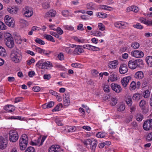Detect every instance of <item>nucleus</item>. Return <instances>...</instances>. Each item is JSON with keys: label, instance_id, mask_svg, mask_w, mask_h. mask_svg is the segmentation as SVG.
Masks as SVG:
<instances>
[{"label": "nucleus", "instance_id": "obj_7", "mask_svg": "<svg viewBox=\"0 0 152 152\" xmlns=\"http://www.w3.org/2000/svg\"><path fill=\"white\" fill-rule=\"evenodd\" d=\"M143 128L146 131L152 130V119H147L144 123Z\"/></svg>", "mask_w": 152, "mask_h": 152}, {"label": "nucleus", "instance_id": "obj_20", "mask_svg": "<svg viewBox=\"0 0 152 152\" xmlns=\"http://www.w3.org/2000/svg\"><path fill=\"white\" fill-rule=\"evenodd\" d=\"M4 108L8 112L10 113L13 112L15 110V107L12 105H6L4 107Z\"/></svg>", "mask_w": 152, "mask_h": 152}, {"label": "nucleus", "instance_id": "obj_32", "mask_svg": "<svg viewBox=\"0 0 152 152\" xmlns=\"http://www.w3.org/2000/svg\"><path fill=\"white\" fill-rule=\"evenodd\" d=\"M99 7L100 9L106 10L111 11L113 9L110 7L104 5H100Z\"/></svg>", "mask_w": 152, "mask_h": 152}, {"label": "nucleus", "instance_id": "obj_53", "mask_svg": "<svg viewBox=\"0 0 152 152\" xmlns=\"http://www.w3.org/2000/svg\"><path fill=\"white\" fill-rule=\"evenodd\" d=\"M25 152H35V151L34 147L30 146L27 148Z\"/></svg>", "mask_w": 152, "mask_h": 152}, {"label": "nucleus", "instance_id": "obj_49", "mask_svg": "<svg viewBox=\"0 0 152 152\" xmlns=\"http://www.w3.org/2000/svg\"><path fill=\"white\" fill-rule=\"evenodd\" d=\"M90 138L88 139L82 141V142L84 144L85 146L87 147L88 145H90Z\"/></svg>", "mask_w": 152, "mask_h": 152}, {"label": "nucleus", "instance_id": "obj_2", "mask_svg": "<svg viewBox=\"0 0 152 152\" xmlns=\"http://www.w3.org/2000/svg\"><path fill=\"white\" fill-rule=\"evenodd\" d=\"M28 139L27 135L25 134L22 135L19 140V145L20 150H24L27 146Z\"/></svg>", "mask_w": 152, "mask_h": 152}, {"label": "nucleus", "instance_id": "obj_11", "mask_svg": "<svg viewBox=\"0 0 152 152\" xmlns=\"http://www.w3.org/2000/svg\"><path fill=\"white\" fill-rule=\"evenodd\" d=\"M127 65L124 64H121L119 68V71L120 74H124L126 73L128 71Z\"/></svg>", "mask_w": 152, "mask_h": 152}, {"label": "nucleus", "instance_id": "obj_58", "mask_svg": "<svg viewBox=\"0 0 152 152\" xmlns=\"http://www.w3.org/2000/svg\"><path fill=\"white\" fill-rule=\"evenodd\" d=\"M43 79L46 80H49L51 78L50 74H45L43 76Z\"/></svg>", "mask_w": 152, "mask_h": 152}, {"label": "nucleus", "instance_id": "obj_35", "mask_svg": "<svg viewBox=\"0 0 152 152\" xmlns=\"http://www.w3.org/2000/svg\"><path fill=\"white\" fill-rule=\"evenodd\" d=\"M56 11L55 10H50L48 12L47 14L48 17H54L56 14Z\"/></svg>", "mask_w": 152, "mask_h": 152}, {"label": "nucleus", "instance_id": "obj_54", "mask_svg": "<svg viewBox=\"0 0 152 152\" xmlns=\"http://www.w3.org/2000/svg\"><path fill=\"white\" fill-rule=\"evenodd\" d=\"M98 28L100 30L103 31L105 30V27L104 25L102 23H98Z\"/></svg>", "mask_w": 152, "mask_h": 152}, {"label": "nucleus", "instance_id": "obj_39", "mask_svg": "<svg viewBox=\"0 0 152 152\" xmlns=\"http://www.w3.org/2000/svg\"><path fill=\"white\" fill-rule=\"evenodd\" d=\"M63 28L65 30H67L70 31H73L74 30V27L71 26L65 25L63 26Z\"/></svg>", "mask_w": 152, "mask_h": 152}, {"label": "nucleus", "instance_id": "obj_18", "mask_svg": "<svg viewBox=\"0 0 152 152\" xmlns=\"http://www.w3.org/2000/svg\"><path fill=\"white\" fill-rule=\"evenodd\" d=\"M82 46L77 45L75 48L74 53L75 54L79 55L84 52V50L82 48Z\"/></svg>", "mask_w": 152, "mask_h": 152}, {"label": "nucleus", "instance_id": "obj_15", "mask_svg": "<svg viewBox=\"0 0 152 152\" xmlns=\"http://www.w3.org/2000/svg\"><path fill=\"white\" fill-rule=\"evenodd\" d=\"M111 87L112 90L117 93H119L122 90L121 86L117 84L113 83L111 84Z\"/></svg>", "mask_w": 152, "mask_h": 152}, {"label": "nucleus", "instance_id": "obj_33", "mask_svg": "<svg viewBox=\"0 0 152 152\" xmlns=\"http://www.w3.org/2000/svg\"><path fill=\"white\" fill-rule=\"evenodd\" d=\"M63 107V104L62 103H60L57 104L54 108L53 109L52 111L53 112L56 111H58L60 110V108H62Z\"/></svg>", "mask_w": 152, "mask_h": 152}, {"label": "nucleus", "instance_id": "obj_41", "mask_svg": "<svg viewBox=\"0 0 152 152\" xmlns=\"http://www.w3.org/2000/svg\"><path fill=\"white\" fill-rule=\"evenodd\" d=\"M106 135V134L105 133L100 132L96 134V136L98 138H102L104 137Z\"/></svg>", "mask_w": 152, "mask_h": 152}, {"label": "nucleus", "instance_id": "obj_47", "mask_svg": "<svg viewBox=\"0 0 152 152\" xmlns=\"http://www.w3.org/2000/svg\"><path fill=\"white\" fill-rule=\"evenodd\" d=\"M33 46L35 48L34 49L37 52L39 53H42V52L44 51V49H42L38 47L36 45H34Z\"/></svg>", "mask_w": 152, "mask_h": 152}, {"label": "nucleus", "instance_id": "obj_37", "mask_svg": "<svg viewBox=\"0 0 152 152\" xmlns=\"http://www.w3.org/2000/svg\"><path fill=\"white\" fill-rule=\"evenodd\" d=\"M136 88H137V87L136 83L134 81H132L130 84V89L131 91L134 90Z\"/></svg>", "mask_w": 152, "mask_h": 152}, {"label": "nucleus", "instance_id": "obj_59", "mask_svg": "<svg viewBox=\"0 0 152 152\" xmlns=\"http://www.w3.org/2000/svg\"><path fill=\"white\" fill-rule=\"evenodd\" d=\"M148 82L147 80H143L142 84V88H145L147 86Z\"/></svg>", "mask_w": 152, "mask_h": 152}, {"label": "nucleus", "instance_id": "obj_22", "mask_svg": "<svg viewBox=\"0 0 152 152\" xmlns=\"http://www.w3.org/2000/svg\"><path fill=\"white\" fill-rule=\"evenodd\" d=\"M7 10L9 13L12 14H16L18 10V9L17 8H13L11 7H9L7 8Z\"/></svg>", "mask_w": 152, "mask_h": 152}, {"label": "nucleus", "instance_id": "obj_57", "mask_svg": "<svg viewBox=\"0 0 152 152\" xmlns=\"http://www.w3.org/2000/svg\"><path fill=\"white\" fill-rule=\"evenodd\" d=\"M49 33L50 35L54 36L58 38L59 39H61V38H60V36H59V35L58 34H57L56 33L53 31H50Z\"/></svg>", "mask_w": 152, "mask_h": 152}, {"label": "nucleus", "instance_id": "obj_10", "mask_svg": "<svg viewBox=\"0 0 152 152\" xmlns=\"http://www.w3.org/2000/svg\"><path fill=\"white\" fill-rule=\"evenodd\" d=\"M82 47L84 49L94 51H99L100 50L99 48L89 44L84 45Z\"/></svg>", "mask_w": 152, "mask_h": 152}, {"label": "nucleus", "instance_id": "obj_13", "mask_svg": "<svg viewBox=\"0 0 152 152\" xmlns=\"http://www.w3.org/2000/svg\"><path fill=\"white\" fill-rule=\"evenodd\" d=\"M131 80V77L130 76H127L124 77L121 81V84L123 87H126Z\"/></svg>", "mask_w": 152, "mask_h": 152}, {"label": "nucleus", "instance_id": "obj_30", "mask_svg": "<svg viewBox=\"0 0 152 152\" xmlns=\"http://www.w3.org/2000/svg\"><path fill=\"white\" fill-rule=\"evenodd\" d=\"M141 97V95L140 94L136 93L134 94L132 96V99L133 100L138 101L140 99Z\"/></svg>", "mask_w": 152, "mask_h": 152}, {"label": "nucleus", "instance_id": "obj_50", "mask_svg": "<svg viewBox=\"0 0 152 152\" xmlns=\"http://www.w3.org/2000/svg\"><path fill=\"white\" fill-rule=\"evenodd\" d=\"M133 27L138 29H141L143 28V26L139 23H137L136 24H134Z\"/></svg>", "mask_w": 152, "mask_h": 152}, {"label": "nucleus", "instance_id": "obj_16", "mask_svg": "<svg viewBox=\"0 0 152 152\" xmlns=\"http://www.w3.org/2000/svg\"><path fill=\"white\" fill-rule=\"evenodd\" d=\"M118 64V61L116 60L110 61L109 63V67L111 69H114L116 68Z\"/></svg>", "mask_w": 152, "mask_h": 152}, {"label": "nucleus", "instance_id": "obj_29", "mask_svg": "<svg viewBox=\"0 0 152 152\" xmlns=\"http://www.w3.org/2000/svg\"><path fill=\"white\" fill-rule=\"evenodd\" d=\"M125 101L127 104L129 106L132 105V101L131 97L130 96H128L126 97Z\"/></svg>", "mask_w": 152, "mask_h": 152}, {"label": "nucleus", "instance_id": "obj_61", "mask_svg": "<svg viewBox=\"0 0 152 152\" xmlns=\"http://www.w3.org/2000/svg\"><path fill=\"white\" fill-rule=\"evenodd\" d=\"M47 104L48 108H50L54 106V102L53 101H51L48 102Z\"/></svg>", "mask_w": 152, "mask_h": 152}, {"label": "nucleus", "instance_id": "obj_21", "mask_svg": "<svg viewBox=\"0 0 152 152\" xmlns=\"http://www.w3.org/2000/svg\"><path fill=\"white\" fill-rule=\"evenodd\" d=\"M144 76L143 72L141 71H138L134 75L135 77L138 79H142Z\"/></svg>", "mask_w": 152, "mask_h": 152}, {"label": "nucleus", "instance_id": "obj_56", "mask_svg": "<svg viewBox=\"0 0 152 152\" xmlns=\"http://www.w3.org/2000/svg\"><path fill=\"white\" fill-rule=\"evenodd\" d=\"M111 104L113 106H114L116 105L117 103V100L115 97L112 98H111Z\"/></svg>", "mask_w": 152, "mask_h": 152}, {"label": "nucleus", "instance_id": "obj_34", "mask_svg": "<svg viewBox=\"0 0 152 152\" xmlns=\"http://www.w3.org/2000/svg\"><path fill=\"white\" fill-rule=\"evenodd\" d=\"M6 55L7 53L5 49L0 46V56L4 57Z\"/></svg>", "mask_w": 152, "mask_h": 152}, {"label": "nucleus", "instance_id": "obj_38", "mask_svg": "<svg viewBox=\"0 0 152 152\" xmlns=\"http://www.w3.org/2000/svg\"><path fill=\"white\" fill-rule=\"evenodd\" d=\"M107 14L103 12H99L97 13V17L100 18H104L107 17Z\"/></svg>", "mask_w": 152, "mask_h": 152}, {"label": "nucleus", "instance_id": "obj_25", "mask_svg": "<svg viewBox=\"0 0 152 152\" xmlns=\"http://www.w3.org/2000/svg\"><path fill=\"white\" fill-rule=\"evenodd\" d=\"M117 75L115 73H113L109 77L108 81H109L110 80L111 82L115 81L117 80Z\"/></svg>", "mask_w": 152, "mask_h": 152}, {"label": "nucleus", "instance_id": "obj_19", "mask_svg": "<svg viewBox=\"0 0 152 152\" xmlns=\"http://www.w3.org/2000/svg\"><path fill=\"white\" fill-rule=\"evenodd\" d=\"M60 147L57 145H53L50 146L48 150L49 152H57L59 151Z\"/></svg>", "mask_w": 152, "mask_h": 152}, {"label": "nucleus", "instance_id": "obj_27", "mask_svg": "<svg viewBox=\"0 0 152 152\" xmlns=\"http://www.w3.org/2000/svg\"><path fill=\"white\" fill-rule=\"evenodd\" d=\"M4 41L6 42L13 39L12 35L9 33H5L4 34Z\"/></svg>", "mask_w": 152, "mask_h": 152}, {"label": "nucleus", "instance_id": "obj_40", "mask_svg": "<svg viewBox=\"0 0 152 152\" xmlns=\"http://www.w3.org/2000/svg\"><path fill=\"white\" fill-rule=\"evenodd\" d=\"M136 118L137 121H140L143 118V115L141 113H137L136 115Z\"/></svg>", "mask_w": 152, "mask_h": 152}, {"label": "nucleus", "instance_id": "obj_4", "mask_svg": "<svg viewBox=\"0 0 152 152\" xmlns=\"http://www.w3.org/2000/svg\"><path fill=\"white\" fill-rule=\"evenodd\" d=\"M142 63L143 61L141 59L130 60L128 62V65L129 68L134 69L139 67L140 64H142Z\"/></svg>", "mask_w": 152, "mask_h": 152}, {"label": "nucleus", "instance_id": "obj_43", "mask_svg": "<svg viewBox=\"0 0 152 152\" xmlns=\"http://www.w3.org/2000/svg\"><path fill=\"white\" fill-rule=\"evenodd\" d=\"M35 41L36 43L42 45H43L45 44L44 41L39 38H36L35 40Z\"/></svg>", "mask_w": 152, "mask_h": 152}, {"label": "nucleus", "instance_id": "obj_23", "mask_svg": "<svg viewBox=\"0 0 152 152\" xmlns=\"http://www.w3.org/2000/svg\"><path fill=\"white\" fill-rule=\"evenodd\" d=\"M141 23L148 26H152V20H147L145 18L141 19L140 21Z\"/></svg>", "mask_w": 152, "mask_h": 152}, {"label": "nucleus", "instance_id": "obj_64", "mask_svg": "<svg viewBox=\"0 0 152 152\" xmlns=\"http://www.w3.org/2000/svg\"><path fill=\"white\" fill-rule=\"evenodd\" d=\"M146 101L144 100H141L140 102L139 106L140 107H143L146 104Z\"/></svg>", "mask_w": 152, "mask_h": 152}, {"label": "nucleus", "instance_id": "obj_48", "mask_svg": "<svg viewBox=\"0 0 152 152\" xmlns=\"http://www.w3.org/2000/svg\"><path fill=\"white\" fill-rule=\"evenodd\" d=\"M7 119H18L20 120H22L23 119H22V118L20 116H9L7 117Z\"/></svg>", "mask_w": 152, "mask_h": 152}, {"label": "nucleus", "instance_id": "obj_45", "mask_svg": "<svg viewBox=\"0 0 152 152\" xmlns=\"http://www.w3.org/2000/svg\"><path fill=\"white\" fill-rule=\"evenodd\" d=\"M125 105L124 104H121L118 106L117 110L118 111L122 112L125 110Z\"/></svg>", "mask_w": 152, "mask_h": 152}, {"label": "nucleus", "instance_id": "obj_63", "mask_svg": "<svg viewBox=\"0 0 152 152\" xmlns=\"http://www.w3.org/2000/svg\"><path fill=\"white\" fill-rule=\"evenodd\" d=\"M133 118V116L132 115H129L126 119L125 122L126 123H128L130 121H132Z\"/></svg>", "mask_w": 152, "mask_h": 152}, {"label": "nucleus", "instance_id": "obj_42", "mask_svg": "<svg viewBox=\"0 0 152 152\" xmlns=\"http://www.w3.org/2000/svg\"><path fill=\"white\" fill-rule=\"evenodd\" d=\"M131 47L134 49H137L140 47V44L136 42H134L131 45Z\"/></svg>", "mask_w": 152, "mask_h": 152}, {"label": "nucleus", "instance_id": "obj_62", "mask_svg": "<svg viewBox=\"0 0 152 152\" xmlns=\"http://www.w3.org/2000/svg\"><path fill=\"white\" fill-rule=\"evenodd\" d=\"M55 31H56L60 35H61L63 33V31L60 27H58Z\"/></svg>", "mask_w": 152, "mask_h": 152}, {"label": "nucleus", "instance_id": "obj_6", "mask_svg": "<svg viewBox=\"0 0 152 152\" xmlns=\"http://www.w3.org/2000/svg\"><path fill=\"white\" fill-rule=\"evenodd\" d=\"M23 12L24 16L27 18L31 17L33 14L32 8L28 6H25L23 9Z\"/></svg>", "mask_w": 152, "mask_h": 152}, {"label": "nucleus", "instance_id": "obj_28", "mask_svg": "<svg viewBox=\"0 0 152 152\" xmlns=\"http://www.w3.org/2000/svg\"><path fill=\"white\" fill-rule=\"evenodd\" d=\"M7 25L10 27H13L15 25V21L13 19H10L5 22Z\"/></svg>", "mask_w": 152, "mask_h": 152}, {"label": "nucleus", "instance_id": "obj_17", "mask_svg": "<svg viewBox=\"0 0 152 152\" xmlns=\"http://www.w3.org/2000/svg\"><path fill=\"white\" fill-rule=\"evenodd\" d=\"M90 147L92 150H95L97 144V141L96 140L92 138H90Z\"/></svg>", "mask_w": 152, "mask_h": 152}, {"label": "nucleus", "instance_id": "obj_51", "mask_svg": "<svg viewBox=\"0 0 152 152\" xmlns=\"http://www.w3.org/2000/svg\"><path fill=\"white\" fill-rule=\"evenodd\" d=\"M121 28H126L128 23L120 21Z\"/></svg>", "mask_w": 152, "mask_h": 152}, {"label": "nucleus", "instance_id": "obj_36", "mask_svg": "<svg viewBox=\"0 0 152 152\" xmlns=\"http://www.w3.org/2000/svg\"><path fill=\"white\" fill-rule=\"evenodd\" d=\"M150 91L148 89L144 91L143 92V97L145 98H147L149 97L150 94Z\"/></svg>", "mask_w": 152, "mask_h": 152}, {"label": "nucleus", "instance_id": "obj_46", "mask_svg": "<svg viewBox=\"0 0 152 152\" xmlns=\"http://www.w3.org/2000/svg\"><path fill=\"white\" fill-rule=\"evenodd\" d=\"M63 48L65 50V51L68 54H71L72 52L70 48L68 47H63Z\"/></svg>", "mask_w": 152, "mask_h": 152}, {"label": "nucleus", "instance_id": "obj_24", "mask_svg": "<svg viewBox=\"0 0 152 152\" xmlns=\"http://www.w3.org/2000/svg\"><path fill=\"white\" fill-rule=\"evenodd\" d=\"M6 45L9 48H12L14 45V42L13 39H10L5 42Z\"/></svg>", "mask_w": 152, "mask_h": 152}, {"label": "nucleus", "instance_id": "obj_12", "mask_svg": "<svg viewBox=\"0 0 152 152\" xmlns=\"http://www.w3.org/2000/svg\"><path fill=\"white\" fill-rule=\"evenodd\" d=\"M46 139V137L45 136L42 137V139L41 140L40 139H38L37 140V142H33L31 141V145H39V146H40L42 145L44 141Z\"/></svg>", "mask_w": 152, "mask_h": 152}, {"label": "nucleus", "instance_id": "obj_26", "mask_svg": "<svg viewBox=\"0 0 152 152\" xmlns=\"http://www.w3.org/2000/svg\"><path fill=\"white\" fill-rule=\"evenodd\" d=\"M145 61L148 66L150 67H152V56L147 57L145 58Z\"/></svg>", "mask_w": 152, "mask_h": 152}, {"label": "nucleus", "instance_id": "obj_31", "mask_svg": "<svg viewBox=\"0 0 152 152\" xmlns=\"http://www.w3.org/2000/svg\"><path fill=\"white\" fill-rule=\"evenodd\" d=\"M44 37L45 39L48 40L50 41L53 42H55L53 39V37L50 35L45 34L44 35Z\"/></svg>", "mask_w": 152, "mask_h": 152}, {"label": "nucleus", "instance_id": "obj_5", "mask_svg": "<svg viewBox=\"0 0 152 152\" xmlns=\"http://www.w3.org/2000/svg\"><path fill=\"white\" fill-rule=\"evenodd\" d=\"M18 135L16 131L11 130L9 132V139L10 141L12 142H16L18 139Z\"/></svg>", "mask_w": 152, "mask_h": 152}, {"label": "nucleus", "instance_id": "obj_14", "mask_svg": "<svg viewBox=\"0 0 152 152\" xmlns=\"http://www.w3.org/2000/svg\"><path fill=\"white\" fill-rule=\"evenodd\" d=\"M69 95L68 94H65L63 97V103L64 106H68L70 104Z\"/></svg>", "mask_w": 152, "mask_h": 152}, {"label": "nucleus", "instance_id": "obj_44", "mask_svg": "<svg viewBox=\"0 0 152 152\" xmlns=\"http://www.w3.org/2000/svg\"><path fill=\"white\" fill-rule=\"evenodd\" d=\"M95 4L92 2H90L87 4V8L88 9L92 10L94 8Z\"/></svg>", "mask_w": 152, "mask_h": 152}, {"label": "nucleus", "instance_id": "obj_1", "mask_svg": "<svg viewBox=\"0 0 152 152\" xmlns=\"http://www.w3.org/2000/svg\"><path fill=\"white\" fill-rule=\"evenodd\" d=\"M16 48H14L11 51L10 57L12 61L15 63H20L22 59V56L21 53Z\"/></svg>", "mask_w": 152, "mask_h": 152}, {"label": "nucleus", "instance_id": "obj_9", "mask_svg": "<svg viewBox=\"0 0 152 152\" xmlns=\"http://www.w3.org/2000/svg\"><path fill=\"white\" fill-rule=\"evenodd\" d=\"M132 55L135 58H142L144 56V54L143 52L140 50H135L131 52Z\"/></svg>", "mask_w": 152, "mask_h": 152}, {"label": "nucleus", "instance_id": "obj_60", "mask_svg": "<svg viewBox=\"0 0 152 152\" xmlns=\"http://www.w3.org/2000/svg\"><path fill=\"white\" fill-rule=\"evenodd\" d=\"M7 26L2 22L0 21V29L1 30H4L6 29Z\"/></svg>", "mask_w": 152, "mask_h": 152}, {"label": "nucleus", "instance_id": "obj_8", "mask_svg": "<svg viewBox=\"0 0 152 152\" xmlns=\"http://www.w3.org/2000/svg\"><path fill=\"white\" fill-rule=\"evenodd\" d=\"M7 140L2 136H0V149H4L7 146Z\"/></svg>", "mask_w": 152, "mask_h": 152}, {"label": "nucleus", "instance_id": "obj_55", "mask_svg": "<svg viewBox=\"0 0 152 152\" xmlns=\"http://www.w3.org/2000/svg\"><path fill=\"white\" fill-rule=\"evenodd\" d=\"M57 57L59 60L62 61L64 59V55L63 53H60L58 55Z\"/></svg>", "mask_w": 152, "mask_h": 152}, {"label": "nucleus", "instance_id": "obj_3", "mask_svg": "<svg viewBox=\"0 0 152 152\" xmlns=\"http://www.w3.org/2000/svg\"><path fill=\"white\" fill-rule=\"evenodd\" d=\"M36 66L39 68L42 69H48V67L53 66L52 64L49 61H47L42 62V60H40L36 64Z\"/></svg>", "mask_w": 152, "mask_h": 152}, {"label": "nucleus", "instance_id": "obj_52", "mask_svg": "<svg viewBox=\"0 0 152 152\" xmlns=\"http://www.w3.org/2000/svg\"><path fill=\"white\" fill-rule=\"evenodd\" d=\"M146 140L149 142L152 140V132L147 134L146 136Z\"/></svg>", "mask_w": 152, "mask_h": 152}]
</instances>
